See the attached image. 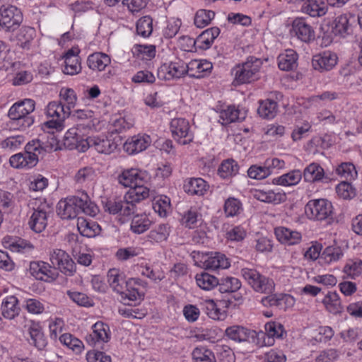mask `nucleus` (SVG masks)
I'll use <instances>...</instances> for the list:
<instances>
[{"label": "nucleus", "mask_w": 362, "mask_h": 362, "mask_svg": "<svg viewBox=\"0 0 362 362\" xmlns=\"http://www.w3.org/2000/svg\"><path fill=\"white\" fill-rule=\"evenodd\" d=\"M145 189H129L123 199L108 200L104 209L110 214L129 216L136 211V204L145 199Z\"/></svg>", "instance_id": "1"}, {"label": "nucleus", "mask_w": 362, "mask_h": 362, "mask_svg": "<svg viewBox=\"0 0 362 362\" xmlns=\"http://www.w3.org/2000/svg\"><path fill=\"white\" fill-rule=\"evenodd\" d=\"M44 146L39 139H34L28 142L25 147V153H19L12 156L9 162L12 167L16 168H31L37 165L39 160V156L44 155L45 152L52 151V145Z\"/></svg>", "instance_id": "2"}, {"label": "nucleus", "mask_w": 362, "mask_h": 362, "mask_svg": "<svg viewBox=\"0 0 362 362\" xmlns=\"http://www.w3.org/2000/svg\"><path fill=\"white\" fill-rule=\"evenodd\" d=\"M35 104L32 99H25L13 104L8 113L10 128L25 129L30 127L34 122V119L29 115L34 111Z\"/></svg>", "instance_id": "3"}, {"label": "nucleus", "mask_w": 362, "mask_h": 362, "mask_svg": "<svg viewBox=\"0 0 362 362\" xmlns=\"http://www.w3.org/2000/svg\"><path fill=\"white\" fill-rule=\"evenodd\" d=\"M260 59L250 57L241 65H238L234 69L235 81L238 84L250 83L257 78V74L262 66Z\"/></svg>", "instance_id": "4"}, {"label": "nucleus", "mask_w": 362, "mask_h": 362, "mask_svg": "<svg viewBox=\"0 0 362 362\" xmlns=\"http://www.w3.org/2000/svg\"><path fill=\"white\" fill-rule=\"evenodd\" d=\"M305 212L310 219L323 221L332 216L333 207L327 199H312L306 204Z\"/></svg>", "instance_id": "5"}, {"label": "nucleus", "mask_w": 362, "mask_h": 362, "mask_svg": "<svg viewBox=\"0 0 362 362\" xmlns=\"http://www.w3.org/2000/svg\"><path fill=\"white\" fill-rule=\"evenodd\" d=\"M265 332H256L255 344L259 346H272L274 343V337L283 339L286 332L284 326L276 322H269L264 325Z\"/></svg>", "instance_id": "6"}, {"label": "nucleus", "mask_w": 362, "mask_h": 362, "mask_svg": "<svg viewBox=\"0 0 362 362\" xmlns=\"http://www.w3.org/2000/svg\"><path fill=\"white\" fill-rule=\"evenodd\" d=\"M242 276L255 291L260 293H271L274 288L272 279L261 275L255 269L244 268L241 270Z\"/></svg>", "instance_id": "7"}, {"label": "nucleus", "mask_w": 362, "mask_h": 362, "mask_svg": "<svg viewBox=\"0 0 362 362\" xmlns=\"http://www.w3.org/2000/svg\"><path fill=\"white\" fill-rule=\"evenodd\" d=\"M23 21L20 9L13 6H2L0 8V26L6 32L16 30Z\"/></svg>", "instance_id": "8"}, {"label": "nucleus", "mask_w": 362, "mask_h": 362, "mask_svg": "<svg viewBox=\"0 0 362 362\" xmlns=\"http://www.w3.org/2000/svg\"><path fill=\"white\" fill-rule=\"evenodd\" d=\"M50 261L54 267L58 269L66 276H73L76 271V264L70 256L60 249L54 250L50 254Z\"/></svg>", "instance_id": "9"}, {"label": "nucleus", "mask_w": 362, "mask_h": 362, "mask_svg": "<svg viewBox=\"0 0 362 362\" xmlns=\"http://www.w3.org/2000/svg\"><path fill=\"white\" fill-rule=\"evenodd\" d=\"M118 181L123 186L130 187L129 189H145L146 192L145 199L148 197L149 190L146 187L144 186V176L138 169L132 168L124 170L119 175Z\"/></svg>", "instance_id": "10"}, {"label": "nucleus", "mask_w": 362, "mask_h": 362, "mask_svg": "<svg viewBox=\"0 0 362 362\" xmlns=\"http://www.w3.org/2000/svg\"><path fill=\"white\" fill-rule=\"evenodd\" d=\"M170 129L173 138L182 145L189 144L193 140V134L189 132V124L183 118H175L170 122Z\"/></svg>", "instance_id": "11"}, {"label": "nucleus", "mask_w": 362, "mask_h": 362, "mask_svg": "<svg viewBox=\"0 0 362 362\" xmlns=\"http://www.w3.org/2000/svg\"><path fill=\"white\" fill-rule=\"evenodd\" d=\"M30 272L37 279L45 281H54L58 276L57 272L52 269L51 266L45 262H31Z\"/></svg>", "instance_id": "12"}, {"label": "nucleus", "mask_w": 362, "mask_h": 362, "mask_svg": "<svg viewBox=\"0 0 362 362\" xmlns=\"http://www.w3.org/2000/svg\"><path fill=\"white\" fill-rule=\"evenodd\" d=\"M49 209V204H41L37 209H33L28 224L30 228L35 233H41L47 225V210Z\"/></svg>", "instance_id": "13"}, {"label": "nucleus", "mask_w": 362, "mask_h": 362, "mask_svg": "<svg viewBox=\"0 0 362 362\" xmlns=\"http://www.w3.org/2000/svg\"><path fill=\"white\" fill-rule=\"evenodd\" d=\"M188 74L187 64L182 61L173 62L168 65H163L158 71V77L165 80L180 78Z\"/></svg>", "instance_id": "14"}, {"label": "nucleus", "mask_w": 362, "mask_h": 362, "mask_svg": "<svg viewBox=\"0 0 362 362\" xmlns=\"http://www.w3.org/2000/svg\"><path fill=\"white\" fill-rule=\"evenodd\" d=\"M291 30L303 42L308 43L315 38L314 29L303 18H296L293 21Z\"/></svg>", "instance_id": "15"}, {"label": "nucleus", "mask_w": 362, "mask_h": 362, "mask_svg": "<svg viewBox=\"0 0 362 362\" xmlns=\"http://www.w3.org/2000/svg\"><path fill=\"white\" fill-rule=\"evenodd\" d=\"M106 328L108 329L107 325L101 322L94 324L92 333L86 337L87 342L93 346L103 349L102 345L110 338Z\"/></svg>", "instance_id": "16"}, {"label": "nucleus", "mask_w": 362, "mask_h": 362, "mask_svg": "<svg viewBox=\"0 0 362 362\" xmlns=\"http://www.w3.org/2000/svg\"><path fill=\"white\" fill-rule=\"evenodd\" d=\"M337 62V57L334 53L324 52L313 57L312 64L315 70L321 72L331 70Z\"/></svg>", "instance_id": "17"}, {"label": "nucleus", "mask_w": 362, "mask_h": 362, "mask_svg": "<svg viewBox=\"0 0 362 362\" xmlns=\"http://www.w3.org/2000/svg\"><path fill=\"white\" fill-rule=\"evenodd\" d=\"M226 336L235 341L242 342L252 339L255 343L256 331L247 329L241 326H231L226 329Z\"/></svg>", "instance_id": "18"}, {"label": "nucleus", "mask_w": 362, "mask_h": 362, "mask_svg": "<svg viewBox=\"0 0 362 362\" xmlns=\"http://www.w3.org/2000/svg\"><path fill=\"white\" fill-rule=\"evenodd\" d=\"M149 136H134L124 144V149L129 154L141 152L150 144Z\"/></svg>", "instance_id": "19"}, {"label": "nucleus", "mask_w": 362, "mask_h": 362, "mask_svg": "<svg viewBox=\"0 0 362 362\" xmlns=\"http://www.w3.org/2000/svg\"><path fill=\"white\" fill-rule=\"evenodd\" d=\"M2 244L5 248L16 252L24 253L33 248L30 243L17 237L6 236L3 238Z\"/></svg>", "instance_id": "20"}, {"label": "nucleus", "mask_w": 362, "mask_h": 362, "mask_svg": "<svg viewBox=\"0 0 362 362\" xmlns=\"http://www.w3.org/2000/svg\"><path fill=\"white\" fill-rule=\"evenodd\" d=\"M107 282L110 287L117 293L122 295L124 289L128 287L127 281L122 274L117 269H110L107 274Z\"/></svg>", "instance_id": "21"}, {"label": "nucleus", "mask_w": 362, "mask_h": 362, "mask_svg": "<svg viewBox=\"0 0 362 362\" xmlns=\"http://www.w3.org/2000/svg\"><path fill=\"white\" fill-rule=\"evenodd\" d=\"M212 67V64L206 60H193L187 64L188 75L192 78H202Z\"/></svg>", "instance_id": "22"}, {"label": "nucleus", "mask_w": 362, "mask_h": 362, "mask_svg": "<svg viewBox=\"0 0 362 362\" xmlns=\"http://www.w3.org/2000/svg\"><path fill=\"white\" fill-rule=\"evenodd\" d=\"M71 199L78 213L83 212L87 215L95 216L96 214V206L90 202L87 194H83L81 197H71Z\"/></svg>", "instance_id": "23"}, {"label": "nucleus", "mask_w": 362, "mask_h": 362, "mask_svg": "<svg viewBox=\"0 0 362 362\" xmlns=\"http://www.w3.org/2000/svg\"><path fill=\"white\" fill-rule=\"evenodd\" d=\"M305 1V2L302 6L303 13L308 14L311 17H320L327 13V6L322 0Z\"/></svg>", "instance_id": "24"}, {"label": "nucleus", "mask_w": 362, "mask_h": 362, "mask_svg": "<svg viewBox=\"0 0 362 362\" xmlns=\"http://www.w3.org/2000/svg\"><path fill=\"white\" fill-rule=\"evenodd\" d=\"M92 146L100 153L110 154L117 148L118 144L106 136H93Z\"/></svg>", "instance_id": "25"}, {"label": "nucleus", "mask_w": 362, "mask_h": 362, "mask_svg": "<svg viewBox=\"0 0 362 362\" xmlns=\"http://www.w3.org/2000/svg\"><path fill=\"white\" fill-rule=\"evenodd\" d=\"M275 235L281 243L289 245L298 243L301 239L300 233L291 230L285 227L276 228L275 229Z\"/></svg>", "instance_id": "26"}, {"label": "nucleus", "mask_w": 362, "mask_h": 362, "mask_svg": "<svg viewBox=\"0 0 362 362\" xmlns=\"http://www.w3.org/2000/svg\"><path fill=\"white\" fill-rule=\"evenodd\" d=\"M297 53L293 49H288L278 57V66L281 70L291 71L297 67Z\"/></svg>", "instance_id": "27"}, {"label": "nucleus", "mask_w": 362, "mask_h": 362, "mask_svg": "<svg viewBox=\"0 0 362 362\" xmlns=\"http://www.w3.org/2000/svg\"><path fill=\"white\" fill-rule=\"evenodd\" d=\"M18 300L13 296L7 297L1 304V314L4 317L12 320L18 315L21 308L18 306Z\"/></svg>", "instance_id": "28"}, {"label": "nucleus", "mask_w": 362, "mask_h": 362, "mask_svg": "<svg viewBox=\"0 0 362 362\" xmlns=\"http://www.w3.org/2000/svg\"><path fill=\"white\" fill-rule=\"evenodd\" d=\"M30 336L29 342L39 350L43 349L47 345V341L40 327L37 324L32 323L28 329Z\"/></svg>", "instance_id": "29"}, {"label": "nucleus", "mask_w": 362, "mask_h": 362, "mask_svg": "<svg viewBox=\"0 0 362 362\" xmlns=\"http://www.w3.org/2000/svg\"><path fill=\"white\" fill-rule=\"evenodd\" d=\"M333 32L336 35L345 37L352 33V25L347 15H340L334 20Z\"/></svg>", "instance_id": "30"}, {"label": "nucleus", "mask_w": 362, "mask_h": 362, "mask_svg": "<svg viewBox=\"0 0 362 362\" xmlns=\"http://www.w3.org/2000/svg\"><path fill=\"white\" fill-rule=\"evenodd\" d=\"M206 269H226L230 263L225 255L216 252L209 256L203 262Z\"/></svg>", "instance_id": "31"}, {"label": "nucleus", "mask_w": 362, "mask_h": 362, "mask_svg": "<svg viewBox=\"0 0 362 362\" xmlns=\"http://www.w3.org/2000/svg\"><path fill=\"white\" fill-rule=\"evenodd\" d=\"M110 63V58L106 54L93 53L88 57L87 64L92 70L103 71Z\"/></svg>", "instance_id": "32"}, {"label": "nucleus", "mask_w": 362, "mask_h": 362, "mask_svg": "<svg viewBox=\"0 0 362 362\" xmlns=\"http://www.w3.org/2000/svg\"><path fill=\"white\" fill-rule=\"evenodd\" d=\"M220 119L222 120L223 124L239 122L245 119V112H241L240 110L234 105H229L226 109L220 112Z\"/></svg>", "instance_id": "33"}, {"label": "nucleus", "mask_w": 362, "mask_h": 362, "mask_svg": "<svg viewBox=\"0 0 362 362\" xmlns=\"http://www.w3.org/2000/svg\"><path fill=\"white\" fill-rule=\"evenodd\" d=\"M78 230L83 236L88 238L95 237L99 234L101 228L95 222L88 221L84 218H78Z\"/></svg>", "instance_id": "34"}, {"label": "nucleus", "mask_w": 362, "mask_h": 362, "mask_svg": "<svg viewBox=\"0 0 362 362\" xmlns=\"http://www.w3.org/2000/svg\"><path fill=\"white\" fill-rule=\"evenodd\" d=\"M277 112L278 105L276 101L270 99L259 101L257 113L262 118L272 119L276 115Z\"/></svg>", "instance_id": "35"}, {"label": "nucleus", "mask_w": 362, "mask_h": 362, "mask_svg": "<svg viewBox=\"0 0 362 362\" xmlns=\"http://www.w3.org/2000/svg\"><path fill=\"white\" fill-rule=\"evenodd\" d=\"M325 176L324 169L316 163H313L307 166L303 171L305 181L315 182L320 181Z\"/></svg>", "instance_id": "36"}, {"label": "nucleus", "mask_w": 362, "mask_h": 362, "mask_svg": "<svg viewBox=\"0 0 362 362\" xmlns=\"http://www.w3.org/2000/svg\"><path fill=\"white\" fill-rule=\"evenodd\" d=\"M69 197L61 200L57 205V213L63 219H72L77 216L78 211Z\"/></svg>", "instance_id": "37"}, {"label": "nucleus", "mask_w": 362, "mask_h": 362, "mask_svg": "<svg viewBox=\"0 0 362 362\" xmlns=\"http://www.w3.org/2000/svg\"><path fill=\"white\" fill-rule=\"evenodd\" d=\"M326 309L331 313L337 315L341 313L343 307L338 293L336 292H329L322 300Z\"/></svg>", "instance_id": "38"}, {"label": "nucleus", "mask_w": 362, "mask_h": 362, "mask_svg": "<svg viewBox=\"0 0 362 362\" xmlns=\"http://www.w3.org/2000/svg\"><path fill=\"white\" fill-rule=\"evenodd\" d=\"M218 291L221 293H235L241 287V283L237 278L227 276L218 280Z\"/></svg>", "instance_id": "39"}, {"label": "nucleus", "mask_w": 362, "mask_h": 362, "mask_svg": "<svg viewBox=\"0 0 362 362\" xmlns=\"http://www.w3.org/2000/svg\"><path fill=\"white\" fill-rule=\"evenodd\" d=\"M197 285L203 290H211L218 284V279L206 272H202L196 275Z\"/></svg>", "instance_id": "40"}, {"label": "nucleus", "mask_w": 362, "mask_h": 362, "mask_svg": "<svg viewBox=\"0 0 362 362\" xmlns=\"http://www.w3.org/2000/svg\"><path fill=\"white\" fill-rule=\"evenodd\" d=\"M302 177V173L299 170H293L288 173L284 174L282 176L274 178L273 183L281 185H294L300 180Z\"/></svg>", "instance_id": "41"}, {"label": "nucleus", "mask_w": 362, "mask_h": 362, "mask_svg": "<svg viewBox=\"0 0 362 362\" xmlns=\"http://www.w3.org/2000/svg\"><path fill=\"white\" fill-rule=\"evenodd\" d=\"M238 169L239 167L235 160L228 159L221 163L218 169V174L223 178H228L236 175Z\"/></svg>", "instance_id": "42"}, {"label": "nucleus", "mask_w": 362, "mask_h": 362, "mask_svg": "<svg viewBox=\"0 0 362 362\" xmlns=\"http://www.w3.org/2000/svg\"><path fill=\"white\" fill-rule=\"evenodd\" d=\"M206 187V182L202 178H192L184 185L185 191L192 195H202Z\"/></svg>", "instance_id": "43"}, {"label": "nucleus", "mask_w": 362, "mask_h": 362, "mask_svg": "<svg viewBox=\"0 0 362 362\" xmlns=\"http://www.w3.org/2000/svg\"><path fill=\"white\" fill-rule=\"evenodd\" d=\"M192 356L194 362H216L214 353L204 346L195 348Z\"/></svg>", "instance_id": "44"}, {"label": "nucleus", "mask_w": 362, "mask_h": 362, "mask_svg": "<svg viewBox=\"0 0 362 362\" xmlns=\"http://www.w3.org/2000/svg\"><path fill=\"white\" fill-rule=\"evenodd\" d=\"M151 225L150 220L143 215H136L131 223V230L137 234H141L147 230Z\"/></svg>", "instance_id": "45"}, {"label": "nucleus", "mask_w": 362, "mask_h": 362, "mask_svg": "<svg viewBox=\"0 0 362 362\" xmlns=\"http://www.w3.org/2000/svg\"><path fill=\"white\" fill-rule=\"evenodd\" d=\"M59 341L76 354H80L83 348L82 341L69 333L60 336Z\"/></svg>", "instance_id": "46"}, {"label": "nucleus", "mask_w": 362, "mask_h": 362, "mask_svg": "<svg viewBox=\"0 0 362 362\" xmlns=\"http://www.w3.org/2000/svg\"><path fill=\"white\" fill-rule=\"evenodd\" d=\"M35 30L31 27H23L18 35V44L23 49H28L35 35Z\"/></svg>", "instance_id": "47"}, {"label": "nucleus", "mask_w": 362, "mask_h": 362, "mask_svg": "<svg viewBox=\"0 0 362 362\" xmlns=\"http://www.w3.org/2000/svg\"><path fill=\"white\" fill-rule=\"evenodd\" d=\"M214 16L215 13L212 11L199 10L194 16V25L197 28H204L210 23Z\"/></svg>", "instance_id": "48"}, {"label": "nucleus", "mask_w": 362, "mask_h": 362, "mask_svg": "<svg viewBox=\"0 0 362 362\" xmlns=\"http://www.w3.org/2000/svg\"><path fill=\"white\" fill-rule=\"evenodd\" d=\"M152 31V19L149 16L142 17L137 21L136 32L139 35L148 37Z\"/></svg>", "instance_id": "49"}, {"label": "nucleus", "mask_w": 362, "mask_h": 362, "mask_svg": "<svg viewBox=\"0 0 362 362\" xmlns=\"http://www.w3.org/2000/svg\"><path fill=\"white\" fill-rule=\"evenodd\" d=\"M272 173L269 167L252 165L247 170L248 176L252 179L262 180L268 177Z\"/></svg>", "instance_id": "50"}, {"label": "nucleus", "mask_w": 362, "mask_h": 362, "mask_svg": "<svg viewBox=\"0 0 362 362\" xmlns=\"http://www.w3.org/2000/svg\"><path fill=\"white\" fill-rule=\"evenodd\" d=\"M63 72L69 75H74L81 70L79 57L65 58Z\"/></svg>", "instance_id": "51"}, {"label": "nucleus", "mask_w": 362, "mask_h": 362, "mask_svg": "<svg viewBox=\"0 0 362 362\" xmlns=\"http://www.w3.org/2000/svg\"><path fill=\"white\" fill-rule=\"evenodd\" d=\"M169 235V228L165 224H160L148 234L149 238L156 242H162Z\"/></svg>", "instance_id": "52"}, {"label": "nucleus", "mask_w": 362, "mask_h": 362, "mask_svg": "<svg viewBox=\"0 0 362 362\" xmlns=\"http://www.w3.org/2000/svg\"><path fill=\"white\" fill-rule=\"evenodd\" d=\"M93 117V112L89 110H77L73 114L72 117L78 120H87L86 124H77L78 128L81 126H86L87 128H90L93 125L91 119Z\"/></svg>", "instance_id": "53"}, {"label": "nucleus", "mask_w": 362, "mask_h": 362, "mask_svg": "<svg viewBox=\"0 0 362 362\" xmlns=\"http://www.w3.org/2000/svg\"><path fill=\"white\" fill-rule=\"evenodd\" d=\"M288 297L285 294L269 295L262 299V303L264 306L280 307L282 305V303L286 300Z\"/></svg>", "instance_id": "54"}, {"label": "nucleus", "mask_w": 362, "mask_h": 362, "mask_svg": "<svg viewBox=\"0 0 362 362\" xmlns=\"http://www.w3.org/2000/svg\"><path fill=\"white\" fill-rule=\"evenodd\" d=\"M344 272L351 279H355L356 276L362 274V260L351 261L350 263H347L344 268Z\"/></svg>", "instance_id": "55"}, {"label": "nucleus", "mask_w": 362, "mask_h": 362, "mask_svg": "<svg viewBox=\"0 0 362 362\" xmlns=\"http://www.w3.org/2000/svg\"><path fill=\"white\" fill-rule=\"evenodd\" d=\"M322 256L327 262H331L339 259L343 252L339 247L328 246L323 251Z\"/></svg>", "instance_id": "56"}, {"label": "nucleus", "mask_w": 362, "mask_h": 362, "mask_svg": "<svg viewBox=\"0 0 362 362\" xmlns=\"http://www.w3.org/2000/svg\"><path fill=\"white\" fill-rule=\"evenodd\" d=\"M337 173L346 180L354 177L356 174L355 166L351 163H342L336 169Z\"/></svg>", "instance_id": "57"}, {"label": "nucleus", "mask_w": 362, "mask_h": 362, "mask_svg": "<svg viewBox=\"0 0 362 362\" xmlns=\"http://www.w3.org/2000/svg\"><path fill=\"white\" fill-rule=\"evenodd\" d=\"M25 141L24 136L22 135L11 136L4 139L1 146L3 148H8L15 150L18 148Z\"/></svg>", "instance_id": "58"}, {"label": "nucleus", "mask_w": 362, "mask_h": 362, "mask_svg": "<svg viewBox=\"0 0 362 362\" xmlns=\"http://www.w3.org/2000/svg\"><path fill=\"white\" fill-rule=\"evenodd\" d=\"M240 209V202L235 198L228 199L224 204V211L227 216H234Z\"/></svg>", "instance_id": "59"}, {"label": "nucleus", "mask_w": 362, "mask_h": 362, "mask_svg": "<svg viewBox=\"0 0 362 362\" xmlns=\"http://www.w3.org/2000/svg\"><path fill=\"white\" fill-rule=\"evenodd\" d=\"M33 79L32 72L29 71H20L16 74L13 79V85L23 86L30 83Z\"/></svg>", "instance_id": "60"}, {"label": "nucleus", "mask_w": 362, "mask_h": 362, "mask_svg": "<svg viewBox=\"0 0 362 362\" xmlns=\"http://www.w3.org/2000/svg\"><path fill=\"white\" fill-rule=\"evenodd\" d=\"M336 190L339 196L343 199H349L355 194L354 190L350 183L341 182L339 184Z\"/></svg>", "instance_id": "61"}, {"label": "nucleus", "mask_w": 362, "mask_h": 362, "mask_svg": "<svg viewBox=\"0 0 362 362\" xmlns=\"http://www.w3.org/2000/svg\"><path fill=\"white\" fill-rule=\"evenodd\" d=\"M67 294L74 302L79 305L85 307L92 305L90 300L85 293L68 291Z\"/></svg>", "instance_id": "62"}, {"label": "nucleus", "mask_w": 362, "mask_h": 362, "mask_svg": "<svg viewBox=\"0 0 362 362\" xmlns=\"http://www.w3.org/2000/svg\"><path fill=\"white\" fill-rule=\"evenodd\" d=\"M206 313L213 320H220L224 315L213 300L206 302Z\"/></svg>", "instance_id": "63"}, {"label": "nucleus", "mask_w": 362, "mask_h": 362, "mask_svg": "<svg viewBox=\"0 0 362 362\" xmlns=\"http://www.w3.org/2000/svg\"><path fill=\"white\" fill-rule=\"evenodd\" d=\"M87 360L88 362H112L110 356L99 351H88L87 354Z\"/></svg>", "instance_id": "64"}]
</instances>
